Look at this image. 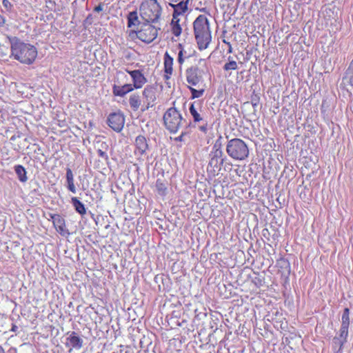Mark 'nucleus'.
<instances>
[{"label":"nucleus","mask_w":353,"mask_h":353,"mask_svg":"<svg viewBox=\"0 0 353 353\" xmlns=\"http://www.w3.org/2000/svg\"><path fill=\"white\" fill-rule=\"evenodd\" d=\"M11 45L12 55L22 63L31 64L37 56L36 48L29 43L22 42L16 37H8Z\"/></svg>","instance_id":"f257e3e1"},{"label":"nucleus","mask_w":353,"mask_h":353,"mask_svg":"<svg viewBox=\"0 0 353 353\" xmlns=\"http://www.w3.org/2000/svg\"><path fill=\"white\" fill-rule=\"evenodd\" d=\"M193 26L199 49H206L212 38L208 19L205 16L201 14L195 19Z\"/></svg>","instance_id":"f03ea898"},{"label":"nucleus","mask_w":353,"mask_h":353,"mask_svg":"<svg viewBox=\"0 0 353 353\" xmlns=\"http://www.w3.org/2000/svg\"><path fill=\"white\" fill-rule=\"evenodd\" d=\"M140 15L146 23L156 22L161 15V8L157 0H149L140 6Z\"/></svg>","instance_id":"7ed1b4c3"},{"label":"nucleus","mask_w":353,"mask_h":353,"mask_svg":"<svg viewBox=\"0 0 353 353\" xmlns=\"http://www.w3.org/2000/svg\"><path fill=\"white\" fill-rule=\"evenodd\" d=\"M163 121L166 129L171 133L176 132L183 123L181 114L175 108H170L165 112Z\"/></svg>","instance_id":"20e7f679"},{"label":"nucleus","mask_w":353,"mask_h":353,"mask_svg":"<svg viewBox=\"0 0 353 353\" xmlns=\"http://www.w3.org/2000/svg\"><path fill=\"white\" fill-rule=\"evenodd\" d=\"M158 30L148 23H145L140 30L137 32V37L141 41L150 43L157 37Z\"/></svg>","instance_id":"39448f33"},{"label":"nucleus","mask_w":353,"mask_h":353,"mask_svg":"<svg viewBox=\"0 0 353 353\" xmlns=\"http://www.w3.org/2000/svg\"><path fill=\"white\" fill-rule=\"evenodd\" d=\"M228 154H248L249 150L247 145L239 139L230 140L227 145Z\"/></svg>","instance_id":"423d86ee"},{"label":"nucleus","mask_w":353,"mask_h":353,"mask_svg":"<svg viewBox=\"0 0 353 353\" xmlns=\"http://www.w3.org/2000/svg\"><path fill=\"white\" fill-rule=\"evenodd\" d=\"M125 119L121 113H112L108 118V125L116 132H120L124 125Z\"/></svg>","instance_id":"0eeeda50"},{"label":"nucleus","mask_w":353,"mask_h":353,"mask_svg":"<svg viewBox=\"0 0 353 353\" xmlns=\"http://www.w3.org/2000/svg\"><path fill=\"white\" fill-rule=\"evenodd\" d=\"M186 80L192 85H196L202 79L201 71L198 66H191L185 71Z\"/></svg>","instance_id":"6e6552de"},{"label":"nucleus","mask_w":353,"mask_h":353,"mask_svg":"<svg viewBox=\"0 0 353 353\" xmlns=\"http://www.w3.org/2000/svg\"><path fill=\"white\" fill-rule=\"evenodd\" d=\"M125 71L131 76L133 81V84L132 85L134 88H141L147 82V79L144 77L141 70H129L126 69Z\"/></svg>","instance_id":"1a4fd4ad"},{"label":"nucleus","mask_w":353,"mask_h":353,"mask_svg":"<svg viewBox=\"0 0 353 353\" xmlns=\"http://www.w3.org/2000/svg\"><path fill=\"white\" fill-rule=\"evenodd\" d=\"M50 218L57 231L61 235L69 234L68 230L65 228V219L59 214H51Z\"/></svg>","instance_id":"9d476101"},{"label":"nucleus","mask_w":353,"mask_h":353,"mask_svg":"<svg viewBox=\"0 0 353 353\" xmlns=\"http://www.w3.org/2000/svg\"><path fill=\"white\" fill-rule=\"evenodd\" d=\"M66 338V346H70L76 350H80L83 347V339L77 336L75 332H68Z\"/></svg>","instance_id":"9b49d317"},{"label":"nucleus","mask_w":353,"mask_h":353,"mask_svg":"<svg viewBox=\"0 0 353 353\" xmlns=\"http://www.w3.org/2000/svg\"><path fill=\"white\" fill-rule=\"evenodd\" d=\"M348 328V327L341 326L339 336L333 338V343L336 346H339V351L342 349L343 345L347 342Z\"/></svg>","instance_id":"f8f14e48"},{"label":"nucleus","mask_w":353,"mask_h":353,"mask_svg":"<svg viewBox=\"0 0 353 353\" xmlns=\"http://www.w3.org/2000/svg\"><path fill=\"white\" fill-rule=\"evenodd\" d=\"M189 0L181 1L177 4L170 3V6L174 9L172 19H179L178 17L184 14L188 10Z\"/></svg>","instance_id":"ddd939ff"},{"label":"nucleus","mask_w":353,"mask_h":353,"mask_svg":"<svg viewBox=\"0 0 353 353\" xmlns=\"http://www.w3.org/2000/svg\"><path fill=\"white\" fill-rule=\"evenodd\" d=\"M135 153L138 152L143 154L147 152H150L149 145L147 140L143 136H138L135 139Z\"/></svg>","instance_id":"4468645a"},{"label":"nucleus","mask_w":353,"mask_h":353,"mask_svg":"<svg viewBox=\"0 0 353 353\" xmlns=\"http://www.w3.org/2000/svg\"><path fill=\"white\" fill-rule=\"evenodd\" d=\"M113 93L115 96L123 97L127 93L132 92L134 88L132 84L126 83L123 85H113Z\"/></svg>","instance_id":"2eb2a0df"},{"label":"nucleus","mask_w":353,"mask_h":353,"mask_svg":"<svg viewBox=\"0 0 353 353\" xmlns=\"http://www.w3.org/2000/svg\"><path fill=\"white\" fill-rule=\"evenodd\" d=\"M145 102L154 103L156 100V88L153 85H147L143 91Z\"/></svg>","instance_id":"dca6fc26"},{"label":"nucleus","mask_w":353,"mask_h":353,"mask_svg":"<svg viewBox=\"0 0 353 353\" xmlns=\"http://www.w3.org/2000/svg\"><path fill=\"white\" fill-rule=\"evenodd\" d=\"M156 190L161 196H165L168 193V182L163 179H158L156 181Z\"/></svg>","instance_id":"f3484780"},{"label":"nucleus","mask_w":353,"mask_h":353,"mask_svg":"<svg viewBox=\"0 0 353 353\" xmlns=\"http://www.w3.org/2000/svg\"><path fill=\"white\" fill-rule=\"evenodd\" d=\"M225 161V159H223V156H212L209 161V166L214 169L220 170Z\"/></svg>","instance_id":"a211bd4d"},{"label":"nucleus","mask_w":353,"mask_h":353,"mask_svg":"<svg viewBox=\"0 0 353 353\" xmlns=\"http://www.w3.org/2000/svg\"><path fill=\"white\" fill-rule=\"evenodd\" d=\"M66 182L68 189L72 193H76L77 190L74 183V176L70 168L66 169Z\"/></svg>","instance_id":"6ab92c4d"},{"label":"nucleus","mask_w":353,"mask_h":353,"mask_svg":"<svg viewBox=\"0 0 353 353\" xmlns=\"http://www.w3.org/2000/svg\"><path fill=\"white\" fill-rule=\"evenodd\" d=\"M71 203L77 212H78L81 216L85 214L86 210L85 205L81 201L79 200L77 197H72L71 199Z\"/></svg>","instance_id":"aec40b11"},{"label":"nucleus","mask_w":353,"mask_h":353,"mask_svg":"<svg viewBox=\"0 0 353 353\" xmlns=\"http://www.w3.org/2000/svg\"><path fill=\"white\" fill-rule=\"evenodd\" d=\"M342 83L344 85H349L353 86V68L350 66L348 67L343 77Z\"/></svg>","instance_id":"412c9836"},{"label":"nucleus","mask_w":353,"mask_h":353,"mask_svg":"<svg viewBox=\"0 0 353 353\" xmlns=\"http://www.w3.org/2000/svg\"><path fill=\"white\" fill-rule=\"evenodd\" d=\"M141 103V101L139 95L133 94L130 96V106L134 111H137L139 108Z\"/></svg>","instance_id":"4be33fe9"},{"label":"nucleus","mask_w":353,"mask_h":353,"mask_svg":"<svg viewBox=\"0 0 353 353\" xmlns=\"http://www.w3.org/2000/svg\"><path fill=\"white\" fill-rule=\"evenodd\" d=\"M173 58L168 52L164 55V68L167 74H171L172 72Z\"/></svg>","instance_id":"5701e85b"},{"label":"nucleus","mask_w":353,"mask_h":353,"mask_svg":"<svg viewBox=\"0 0 353 353\" xmlns=\"http://www.w3.org/2000/svg\"><path fill=\"white\" fill-rule=\"evenodd\" d=\"M140 21L138 18L137 11L130 12L128 15V26L131 28L132 26H138ZM138 28V27H137Z\"/></svg>","instance_id":"b1692460"},{"label":"nucleus","mask_w":353,"mask_h":353,"mask_svg":"<svg viewBox=\"0 0 353 353\" xmlns=\"http://www.w3.org/2000/svg\"><path fill=\"white\" fill-rule=\"evenodd\" d=\"M14 171L18 176L19 180L21 182L24 183L28 181V177L26 176V171L22 165H15Z\"/></svg>","instance_id":"393cba45"},{"label":"nucleus","mask_w":353,"mask_h":353,"mask_svg":"<svg viewBox=\"0 0 353 353\" xmlns=\"http://www.w3.org/2000/svg\"><path fill=\"white\" fill-rule=\"evenodd\" d=\"M237 68V63L230 56L228 58V62L223 65V70L225 71L235 70Z\"/></svg>","instance_id":"a878e982"},{"label":"nucleus","mask_w":353,"mask_h":353,"mask_svg":"<svg viewBox=\"0 0 353 353\" xmlns=\"http://www.w3.org/2000/svg\"><path fill=\"white\" fill-rule=\"evenodd\" d=\"M350 325V310L347 307H345L343 310L342 316H341V325L348 327Z\"/></svg>","instance_id":"bb28decb"},{"label":"nucleus","mask_w":353,"mask_h":353,"mask_svg":"<svg viewBox=\"0 0 353 353\" xmlns=\"http://www.w3.org/2000/svg\"><path fill=\"white\" fill-rule=\"evenodd\" d=\"M179 19H172L171 25L172 26V32L176 36L179 37L181 33V28L179 25Z\"/></svg>","instance_id":"cd10ccee"},{"label":"nucleus","mask_w":353,"mask_h":353,"mask_svg":"<svg viewBox=\"0 0 353 353\" xmlns=\"http://www.w3.org/2000/svg\"><path fill=\"white\" fill-rule=\"evenodd\" d=\"M190 112L192 116L194 122H199L203 120L200 114L196 110L194 104H191L190 107Z\"/></svg>","instance_id":"c85d7f7f"},{"label":"nucleus","mask_w":353,"mask_h":353,"mask_svg":"<svg viewBox=\"0 0 353 353\" xmlns=\"http://www.w3.org/2000/svg\"><path fill=\"white\" fill-rule=\"evenodd\" d=\"M189 89L191 92L192 99L201 97L203 94V92H204L203 89L196 90L192 87H189Z\"/></svg>","instance_id":"c756f323"},{"label":"nucleus","mask_w":353,"mask_h":353,"mask_svg":"<svg viewBox=\"0 0 353 353\" xmlns=\"http://www.w3.org/2000/svg\"><path fill=\"white\" fill-rule=\"evenodd\" d=\"M179 48H180V51L179 52V54H178V62L182 65L184 62V59H183V49L182 48V45L181 43L179 44Z\"/></svg>","instance_id":"7c9ffc66"},{"label":"nucleus","mask_w":353,"mask_h":353,"mask_svg":"<svg viewBox=\"0 0 353 353\" xmlns=\"http://www.w3.org/2000/svg\"><path fill=\"white\" fill-rule=\"evenodd\" d=\"M6 320V318L0 314V332L3 330V325L5 323V321Z\"/></svg>","instance_id":"2f4dec72"},{"label":"nucleus","mask_w":353,"mask_h":353,"mask_svg":"<svg viewBox=\"0 0 353 353\" xmlns=\"http://www.w3.org/2000/svg\"><path fill=\"white\" fill-rule=\"evenodd\" d=\"M146 103V105L145 106H143L142 108H141V112H145L146 110H148L150 108H152L154 104L152 103H150V102H145Z\"/></svg>","instance_id":"473e14b6"},{"label":"nucleus","mask_w":353,"mask_h":353,"mask_svg":"<svg viewBox=\"0 0 353 353\" xmlns=\"http://www.w3.org/2000/svg\"><path fill=\"white\" fill-rule=\"evenodd\" d=\"M187 135L186 132H182L180 136L175 138V141H185L184 137Z\"/></svg>","instance_id":"72a5a7b5"},{"label":"nucleus","mask_w":353,"mask_h":353,"mask_svg":"<svg viewBox=\"0 0 353 353\" xmlns=\"http://www.w3.org/2000/svg\"><path fill=\"white\" fill-rule=\"evenodd\" d=\"M2 3L3 6L7 9L10 8L12 7V4L8 0H3Z\"/></svg>","instance_id":"f704fd0d"},{"label":"nucleus","mask_w":353,"mask_h":353,"mask_svg":"<svg viewBox=\"0 0 353 353\" xmlns=\"http://www.w3.org/2000/svg\"><path fill=\"white\" fill-rule=\"evenodd\" d=\"M95 12H99L103 10V6L101 4H99L97 6H96L94 9Z\"/></svg>","instance_id":"c9c22d12"},{"label":"nucleus","mask_w":353,"mask_h":353,"mask_svg":"<svg viewBox=\"0 0 353 353\" xmlns=\"http://www.w3.org/2000/svg\"><path fill=\"white\" fill-rule=\"evenodd\" d=\"M199 129H200L201 131L206 132V131H207V125L204 124V125H201L199 127Z\"/></svg>","instance_id":"e433bc0d"},{"label":"nucleus","mask_w":353,"mask_h":353,"mask_svg":"<svg viewBox=\"0 0 353 353\" xmlns=\"http://www.w3.org/2000/svg\"><path fill=\"white\" fill-rule=\"evenodd\" d=\"M17 330H18V327L16 325L12 324L10 331L13 332H17Z\"/></svg>","instance_id":"4c0bfd02"},{"label":"nucleus","mask_w":353,"mask_h":353,"mask_svg":"<svg viewBox=\"0 0 353 353\" xmlns=\"http://www.w3.org/2000/svg\"><path fill=\"white\" fill-rule=\"evenodd\" d=\"M5 23L4 18L0 14V26H2Z\"/></svg>","instance_id":"58836bf2"},{"label":"nucleus","mask_w":353,"mask_h":353,"mask_svg":"<svg viewBox=\"0 0 353 353\" xmlns=\"http://www.w3.org/2000/svg\"><path fill=\"white\" fill-rule=\"evenodd\" d=\"M245 157V156H240V157L239 156H236V157H234V159H239V160H243V159H244Z\"/></svg>","instance_id":"ea45409f"},{"label":"nucleus","mask_w":353,"mask_h":353,"mask_svg":"<svg viewBox=\"0 0 353 353\" xmlns=\"http://www.w3.org/2000/svg\"><path fill=\"white\" fill-rule=\"evenodd\" d=\"M0 353H3V349L1 345H0Z\"/></svg>","instance_id":"a19ab883"},{"label":"nucleus","mask_w":353,"mask_h":353,"mask_svg":"<svg viewBox=\"0 0 353 353\" xmlns=\"http://www.w3.org/2000/svg\"><path fill=\"white\" fill-rule=\"evenodd\" d=\"M350 67L353 68V59L352 60V61L350 62Z\"/></svg>","instance_id":"79ce46f5"},{"label":"nucleus","mask_w":353,"mask_h":353,"mask_svg":"<svg viewBox=\"0 0 353 353\" xmlns=\"http://www.w3.org/2000/svg\"><path fill=\"white\" fill-rule=\"evenodd\" d=\"M101 157H103V158L105 159V160H106V159H107V156L103 155V156H101Z\"/></svg>","instance_id":"37998d69"},{"label":"nucleus","mask_w":353,"mask_h":353,"mask_svg":"<svg viewBox=\"0 0 353 353\" xmlns=\"http://www.w3.org/2000/svg\"><path fill=\"white\" fill-rule=\"evenodd\" d=\"M99 152H100V154H101V155L104 154V152H101V150H99Z\"/></svg>","instance_id":"c03bdc74"},{"label":"nucleus","mask_w":353,"mask_h":353,"mask_svg":"<svg viewBox=\"0 0 353 353\" xmlns=\"http://www.w3.org/2000/svg\"><path fill=\"white\" fill-rule=\"evenodd\" d=\"M218 146V143L216 142L214 145V148H216Z\"/></svg>","instance_id":"a18cd8bd"},{"label":"nucleus","mask_w":353,"mask_h":353,"mask_svg":"<svg viewBox=\"0 0 353 353\" xmlns=\"http://www.w3.org/2000/svg\"><path fill=\"white\" fill-rule=\"evenodd\" d=\"M232 52V48L230 47V49H229V52Z\"/></svg>","instance_id":"49530a36"}]
</instances>
